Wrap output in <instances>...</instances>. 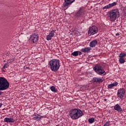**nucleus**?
I'll return each instance as SVG.
<instances>
[{
	"label": "nucleus",
	"instance_id": "obj_20",
	"mask_svg": "<svg viewBox=\"0 0 126 126\" xmlns=\"http://www.w3.org/2000/svg\"><path fill=\"white\" fill-rule=\"evenodd\" d=\"M50 90H51V91H52V92H54V93H57V91L56 89V88H55L53 86L50 87Z\"/></svg>",
	"mask_w": 126,
	"mask_h": 126
},
{
	"label": "nucleus",
	"instance_id": "obj_14",
	"mask_svg": "<svg viewBox=\"0 0 126 126\" xmlns=\"http://www.w3.org/2000/svg\"><path fill=\"white\" fill-rule=\"evenodd\" d=\"M97 44H98V40H97V39H94L90 43V47L93 48L95 47Z\"/></svg>",
	"mask_w": 126,
	"mask_h": 126
},
{
	"label": "nucleus",
	"instance_id": "obj_2",
	"mask_svg": "<svg viewBox=\"0 0 126 126\" xmlns=\"http://www.w3.org/2000/svg\"><path fill=\"white\" fill-rule=\"evenodd\" d=\"M48 65L52 71L57 72L60 69V60L59 59H53L49 62Z\"/></svg>",
	"mask_w": 126,
	"mask_h": 126
},
{
	"label": "nucleus",
	"instance_id": "obj_18",
	"mask_svg": "<svg viewBox=\"0 0 126 126\" xmlns=\"http://www.w3.org/2000/svg\"><path fill=\"white\" fill-rule=\"evenodd\" d=\"M126 56V53H121L119 54V57L121 59H125Z\"/></svg>",
	"mask_w": 126,
	"mask_h": 126
},
{
	"label": "nucleus",
	"instance_id": "obj_31",
	"mask_svg": "<svg viewBox=\"0 0 126 126\" xmlns=\"http://www.w3.org/2000/svg\"><path fill=\"white\" fill-rule=\"evenodd\" d=\"M1 106H2V103H0V108H1Z\"/></svg>",
	"mask_w": 126,
	"mask_h": 126
},
{
	"label": "nucleus",
	"instance_id": "obj_8",
	"mask_svg": "<svg viewBox=\"0 0 126 126\" xmlns=\"http://www.w3.org/2000/svg\"><path fill=\"white\" fill-rule=\"evenodd\" d=\"M75 1V0H64L63 6L64 7H67V6H68V5L72 4Z\"/></svg>",
	"mask_w": 126,
	"mask_h": 126
},
{
	"label": "nucleus",
	"instance_id": "obj_13",
	"mask_svg": "<svg viewBox=\"0 0 126 126\" xmlns=\"http://www.w3.org/2000/svg\"><path fill=\"white\" fill-rule=\"evenodd\" d=\"M4 122L5 123H14V122H15V120L13 118H9L6 117L4 119Z\"/></svg>",
	"mask_w": 126,
	"mask_h": 126
},
{
	"label": "nucleus",
	"instance_id": "obj_28",
	"mask_svg": "<svg viewBox=\"0 0 126 126\" xmlns=\"http://www.w3.org/2000/svg\"><path fill=\"white\" fill-rule=\"evenodd\" d=\"M78 55L81 56V55H82V53H81L80 51H78Z\"/></svg>",
	"mask_w": 126,
	"mask_h": 126
},
{
	"label": "nucleus",
	"instance_id": "obj_17",
	"mask_svg": "<svg viewBox=\"0 0 126 126\" xmlns=\"http://www.w3.org/2000/svg\"><path fill=\"white\" fill-rule=\"evenodd\" d=\"M114 110L117 111V112H122V108L121 107L120 105L118 104L114 106Z\"/></svg>",
	"mask_w": 126,
	"mask_h": 126
},
{
	"label": "nucleus",
	"instance_id": "obj_10",
	"mask_svg": "<svg viewBox=\"0 0 126 126\" xmlns=\"http://www.w3.org/2000/svg\"><path fill=\"white\" fill-rule=\"evenodd\" d=\"M84 15V9L81 8L78 12L76 13V16L78 17H82Z\"/></svg>",
	"mask_w": 126,
	"mask_h": 126
},
{
	"label": "nucleus",
	"instance_id": "obj_21",
	"mask_svg": "<svg viewBox=\"0 0 126 126\" xmlns=\"http://www.w3.org/2000/svg\"><path fill=\"white\" fill-rule=\"evenodd\" d=\"M125 62L126 60H125V58L119 59V63H125Z\"/></svg>",
	"mask_w": 126,
	"mask_h": 126
},
{
	"label": "nucleus",
	"instance_id": "obj_23",
	"mask_svg": "<svg viewBox=\"0 0 126 126\" xmlns=\"http://www.w3.org/2000/svg\"><path fill=\"white\" fill-rule=\"evenodd\" d=\"M8 64H9V63H5L4 64L3 68H2V69H3V68H7L8 67V66H9V65Z\"/></svg>",
	"mask_w": 126,
	"mask_h": 126
},
{
	"label": "nucleus",
	"instance_id": "obj_7",
	"mask_svg": "<svg viewBox=\"0 0 126 126\" xmlns=\"http://www.w3.org/2000/svg\"><path fill=\"white\" fill-rule=\"evenodd\" d=\"M38 40H39V35H38V34L34 33L30 37V40L32 43H33V44L37 43Z\"/></svg>",
	"mask_w": 126,
	"mask_h": 126
},
{
	"label": "nucleus",
	"instance_id": "obj_19",
	"mask_svg": "<svg viewBox=\"0 0 126 126\" xmlns=\"http://www.w3.org/2000/svg\"><path fill=\"white\" fill-rule=\"evenodd\" d=\"M89 123L90 124H93V123H95V118H91L89 119Z\"/></svg>",
	"mask_w": 126,
	"mask_h": 126
},
{
	"label": "nucleus",
	"instance_id": "obj_12",
	"mask_svg": "<svg viewBox=\"0 0 126 126\" xmlns=\"http://www.w3.org/2000/svg\"><path fill=\"white\" fill-rule=\"evenodd\" d=\"M42 119V116H40V114H38L37 115H34L32 116V120L33 121H36L37 122H39L40 120Z\"/></svg>",
	"mask_w": 126,
	"mask_h": 126
},
{
	"label": "nucleus",
	"instance_id": "obj_6",
	"mask_svg": "<svg viewBox=\"0 0 126 126\" xmlns=\"http://www.w3.org/2000/svg\"><path fill=\"white\" fill-rule=\"evenodd\" d=\"M126 93V90L125 88H120L117 92V96L120 99H123L125 96V94Z\"/></svg>",
	"mask_w": 126,
	"mask_h": 126
},
{
	"label": "nucleus",
	"instance_id": "obj_29",
	"mask_svg": "<svg viewBox=\"0 0 126 126\" xmlns=\"http://www.w3.org/2000/svg\"><path fill=\"white\" fill-rule=\"evenodd\" d=\"M116 36H120V33L118 32L116 34Z\"/></svg>",
	"mask_w": 126,
	"mask_h": 126
},
{
	"label": "nucleus",
	"instance_id": "obj_11",
	"mask_svg": "<svg viewBox=\"0 0 126 126\" xmlns=\"http://www.w3.org/2000/svg\"><path fill=\"white\" fill-rule=\"evenodd\" d=\"M55 36V31L53 30L51 31V32L49 33V35L47 36L46 40L47 41H50V40H52V38Z\"/></svg>",
	"mask_w": 126,
	"mask_h": 126
},
{
	"label": "nucleus",
	"instance_id": "obj_24",
	"mask_svg": "<svg viewBox=\"0 0 126 126\" xmlns=\"http://www.w3.org/2000/svg\"><path fill=\"white\" fill-rule=\"evenodd\" d=\"M109 8H111V6L110 4L107 5L103 7V9H109Z\"/></svg>",
	"mask_w": 126,
	"mask_h": 126
},
{
	"label": "nucleus",
	"instance_id": "obj_27",
	"mask_svg": "<svg viewBox=\"0 0 126 126\" xmlns=\"http://www.w3.org/2000/svg\"><path fill=\"white\" fill-rule=\"evenodd\" d=\"M110 126V121L106 122V123L103 125V126Z\"/></svg>",
	"mask_w": 126,
	"mask_h": 126
},
{
	"label": "nucleus",
	"instance_id": "obj_4",
	"mask_svg": "<svg viewBox=\"0 0 126 126\" xmlns=\"http://www.w3.org/2000/svg\"><path fill=\"white\" fill-rule=\"evenodd\" d=\"M93 69L98 75H106V71L103 69L102 65L100 64H96Z\"/></svg>",
	"mask_w": 126,
	"mask_h": 126
},
{
	"label": "nucleus",
	"instance_id": "obj_22",
	"mask_svg": "<svg viewBox=\"0 0 126 126\" xmlns=\"http://www.w3.org/2000/svg\"><path fill=\"white\" fill-rule=\"evenodd\" d=\"M71 55L74 57H77V56H78V51H74L72 53Z\"/></svg>",
	"mask_w": 126,
	"mask_h": 126
},
{
	"label": "nucleus",
	"instance_id": "obj_26",
	"mask_svg": "<svg viewBox=\"0 0 126 126\" xmlns=\"http://www.w3.org/2000/svg\"><path fill=\"white\" fill-rule=\"evenodd\" d=\"M0 80H4V81H5V82H8V81H7V80H6V79H5V78H4V77H0Z\"/></svg>",
	"mask_w": 126,
	"mask_h": 126
},
{
	"label": "nucleus",
	"instance_id": "obj_16",
	"mask_svg": "<svg viewBox=\"0 0 126 126\" xmlns=\"http://www.w3.org/2000/svg\"><path fill=\"white\" fill-rule=\"evenodd\" d=\"M118 82H115L113 83L112 84L108 85L107 87L108 89H112V88H113L115 86H118Z\"/></svg>",
	"mask_w": 126,
	"mask_h": 126
},
{
	"label": "nucleus",
	"instance_id": "obj_3",
	"mask_svg": "<svg viewBox=\"0 0 126 126\" xmlns=\"http://www.w3.org/2000/svg\"><path fill=\"white\" fill-rule=\"evenodd\" d=\"M109 13L110 20L112 21V22H114V21L117 20V18L120 17V10L118 8L110 10Z\"/></svg>",
	"mask_w": 126,
	"mask_h": 126
},
{
	"label": "nucleus",
	"instance_id": "obj_1",
	"mask_svg": "<svg viewBox=\"0 0 126 126\" xmlns=\"http://www.w3.org/2000/svg\"><path fill=\"white\" fill-rule=\"evenodd\" d=\"M69 114L72 120H78V119L81 118L84 115L83 112L78 108L71 109Z\"/></svg>",
	"mask_w": 126,
	"mask_h": 126
},
{
	"label": "nucleus",
	"instance_id": "obj_15",
	"mask_svg": "<svg viewBox=\"0 0 126 126\" xmlns=\"http://www.w3.org/2000/svg\"><path fill=\"white\" fill-rule=\"evenodd\" d=\"M82 53H87L88 54L91 51V47H85L81 50Z\"/></svg>",
	"mask_w": 126,
	"mask_h": 126
},
{
	"label": "nucleus",
	"instance_id": "obj_5",
	"mask_svg": "<svg viewBox=\"0 0 126 126\" xmlns=\"http://www.w3.org/2000/svg\"><path fill=\"white\" fill-rule=\"evenodd\" d=\"M89 35L91 36L92 35H95L98 33V28L95 26H93L91 27H90L89 29Z\"/></svg>",
	"mask_w": 126,
	"mask_h": 126
},
{
	"label": "nucleus",
	"instance_id": "obj_30",
	"mask_svg": "<svg viewBox=\"0 0 126 126\" xmlns=\"http://www.w3.org/2000/svg\"><path fill=\"white\" fill-rule=\"evenodd\" d=\"M2 71H3V72H5V70H4V68H3V69H1Z\"/></svg>",
	"mask_w": 126,
	"mask_h": 126
},
{
	"label": "nucleus",
	"instance_id": "obj_9",
	"mask_svg": "<svg viewBox=\"0 0 126 126\" xmlns=\"http://www.w3.org/2000/svg\"><path fill=\"white\" fill-rule=\"evenodd\" d=\"M93 81L95 83H102V82H103V77L98 78L97 77H94L93 78Z\"/></svg>",
	"mask_w": 126,
	"mask_h": 126
},
{
	"label": "nucleus",
	"instance_id": "obj_25",
	"mask_svg": "<svg viewBox=\"0 0 126 126\" xmlns=\"http://www.w3.org/2000/svg\"><path fill=\"white\" fill-rule=\"evenodd\" d=\"M110 5V7H113V6H115V5H117V2H114L112 3L109 4Z\"/></svg>",
	"mask_w": 126,
	"mask_h": 126
},
{
	"label": "nucleus",
	"instance_id": "obj_32",
	"mask_svg": "<svg viewBox=\"0 0 126 126\" xmlns=\"http://www.w3.org/2000/svg\"><path fill=\"white\" fill-rule=\"evenodd\" d=\"M104 101L106 102V101H107V99H104Z\"/></svg>",
	"mask_w": 126,
	"mask_h": 126
}]
</instances>
